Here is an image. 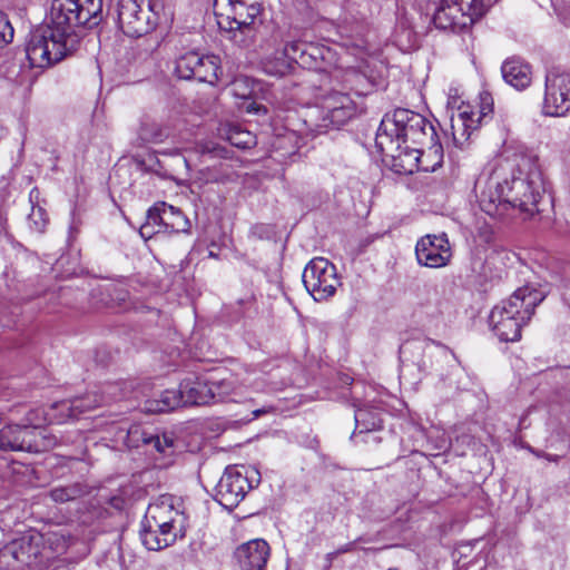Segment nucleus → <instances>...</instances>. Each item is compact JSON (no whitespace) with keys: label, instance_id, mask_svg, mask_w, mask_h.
I'll return each instance as SVG.
<instances>
[{"label":"nucleus","instance_id":"obj_1","mask_svg":"<svg viewBox=\"0 0 570 570\" xmlns=\"http://www.w3.org/2000/svg\"><path fill=\"white\" fill-rule=\"evenodd\" d=\"M102 0H51L46 22L29 35L27 58L33 68H46L73 53L83 29L99 24Z\"/></svg>","mask_w":570,"mask_h":570},{"label":"nucleus","instance_id":"obj_2","mask_svg":"<svg viewBox=\"0 0 570 570\" xmlns=\"http://www.w3.org/2000/svg\"><path fill=\"white\" fill-rule=\"evenodd\" d=\"M436 138L434 126L422 115L399 108L381 120L375 137L377 149L391 158V168L400 175L413 174L417 167L416 147Z\"/></svg>","mask_w":570,"mask_h":570},{"label":"nucleus","instance_id":"obj_3","mask_svg":"<svg viewBox=\"0 0 570 570\" xmlns=\"http://www.w3.org/2000/svg\"><path fill=\"white\" fill-rule=\"evenodd\" d=\"M164 9V0H118L119 28L128 37L146 36L157 27Z\"/></svg>","mask_w":570,"mask_h":570},{"label":"nucleus","instance_id":"obj_4","mask_svg":"<svg viewBox=\"0 0 570 570\" xmlns=\"http://www.w3.org/2000/svg\"><path fill=\"white\" fill-rule=\"evenodd\" d=\"M492 6V0H441L433 14L438 29L461 32L481 19Z\"/></svg>","mask_w":570,"mask_h":570},{"label":"nucleus","instance_id":"obj_5","mask_svg":"<svg viewBox=\"0 0 570 570\" xmlns=\"http://www.w3.org/2000/svg\"><path fill=\"white\" fill-rule=\"evenodd\" d=\"M43 539L39 533L24 534L0 549V569L20 570L24 567H42L49 557L45 556Z\"/></svg>","mask_w":570,"mask_h":570},{"label":"nucleus","instance_id":"obj_6","mask_svg":"<svg viewBox=\"0 0 570 570\" xmlns=\"http://www.w3.org/2000/svg\"><path fill=\"white\" fill-rule=\"evenodd\" d=\"M323 102L321 105L306 106L299 110L289 112L285 119V128L288 134L278 137L275 141L276 148H283L286 141L296 139L315 138L317 135L325 134L330 130V125Z\"/></svg>","mask_w":570,"mask_h":570},{"label":"nucleus","instance_id":"obj_7","mask_svg":"<svg viewBox=\"0 0 570 570\" xmlns=\"http://www.w3.org/2000/svg\"><path fill=\"white\" fill-rule=\"evenodd\" d=\"M259 481V472L256 470L249 476L245 466H227L215 488V500L232 511Z\"/></svg>","mask_w":570,"mask_h":570},{"label":"nucleus","instance_id":"obj_8","mask_svg":"<svg viewBox=\"0 0 570 570\" xmlns=\"http://www.w3.org/2000/svg\"><path fill=\"white\" fill-rule=\"evenodd\" d=\"M512 174L511 180H505L507 203L511 212L519 210L524 217H531L539 213L538 204L541 198V183L539 174L522 175Z\"/></svg>","mask_w":570,"mask_h":570},{"label":"nucleus","instance_id":"obj_9","mask_svg":"<svg viewBox=\"0 0 570 570\" xmlns=\"http://www.w3.org/2000/svg\"><path fill=\"white\" fill-rule=\"evenodd\" d=\"M302 281L316 302L332 297L341 285L335 265L323 257H315L306 265Z\"/></svg>","mask_w":570,"mask_h":570},{"label":"nucleus","instance_id":"obj_10","mask_svg":"<svg viewBox=\"0 0 570 570\" xmlns=\"http://www.w3.org/2000/svg\"><path fill=\"white\" fill-rule=\"evenodd\" d=\"M233 16L226 19L225 32L228 33V39L240 48H248L255 42L258 29L262 24L258 14L259 6H246L240 2L232 8Z\"/></svg>","mask_w":570,"mask_h":570},{"label":"nucleus","instance_id":"obj_11","mask_svg":"<svg viewBox=\"0 0 570 570\" xmlns=\"http://www.w3.org/2000/svg\"><path fill=\"white\" fill-rule=\"evenodd\" d=\"M570 111V73L559 67L547 71L542 112L559 117Z\"/></svg>","mask_w":570,"mask_h":570},{"label":"nucleus","instance_id":"obj_12","mask_svg":"<svg viewBox=\"0 0 570 570\" xmlns=\"http://www.w3.org/2000/svg\"><path fill=\"white\" fill-rule=\"evenodd\" d=\"M544 293L529 285L519 287L513 294L495 305L489 320H497V316L521 320H531L535 307L544 299Z\"/></svg>","mask_w":570,"mask_h":570},{"label":"nucleus","instance_id":"obj_13","mask_svg":"<svg viewBox=\"0 0 570 570\" xmlns=\"http://www.w3.org/2000/svg\"><path fill=\"white\" fill-rule=\"evenodd\" d=\"M39 436L41 430L31 424H10L0 430V451H27L40 450Z\"/></svg>","mask_w":570,"mask_h":570},{"label":"nucleus","instance_id":"obj_14","mask_svg":"<svg viewBox=\"0 0 570 570\" xmlns=\"http://www.w3.org/2000/svg\"><path fill=\"white\" fill-rule=\"evenodd\" d=\"M415 255L422 266L431 268L446 266L452 256L448 236L444 233L423 236L416 243Z\"/></svg>","mask_w":570,"mask_h":570},{"label":"nucleus","instance_id":"obj_15","mask_svg":"<svg viewBox=\"0 0 570 570\" xmlns=\"http://www.w3.org/2000/svg\"><path fill=\"white\" fill-rule=\"evenodd\" d=\"M220 386V384H209L191 374L181 380L178 391L184 406L208 405L214 397L222 395L220 392H216Z\"/></svg>","mask_w":570,"mask_h":570},{"label":"nucleus","instance_id":"obj_16","mask_svg":"<svg viewBox=\"0 0 570 570\" xmlns=\"http://www.w3.org/2000/svg\"><path fill=\"white\" fill-rule=\"evenodd\" d=\"M330 129H338L356 115V105L348 95L332 91L323 99Z\"/></svg>","mask_w":570,"mask_h":570},{"label":"nucleus","instance_id":"obj_17","mask_svg":"<svg viewBox=\"0 0 570 570\" xmlns=\"http://www.w3.org/2000/svg\"><path fill=\"white\" fill-rule=\"evenodd\" d=\"M145 517L168 525L177 534L184 535L186 518L183 512L175 509L171 497H161L158 501L149 504Z\"/></svg>","mask_w":570,"mask_h":570},{"label":"nucleus","instance_id":"obj_18","mask_svg":"<svg viewBox=\"0 0 570 570\" xmlns=\"http://www.w3.org/2000/svg\"><path fill=\"white\" fill-rule=\"evenodd\" d=\"M106 402L104 394H98L96 392L60 401L52 407V410L59 411V416H55V420L57 423H63L68 419H77L79 415L91 411Z\"/></svg>","mask_w":570,"mask_h":570},{"label":"nucleus","instance_id":"obj_19","mask_svg":"<svg viewBox=\"0 0 570 570\" xmlns=\"http://www.w3.org/2000/svg\"><path fill=\"white\" fill-rule=\"evenodd\" d=\"M127 444L131 448H138L140 444L151 445L164 456H171L176 451L175 440L166 433L159 435L149 432L141 425H131L127 431Z\"/></svg>","mask_w":570,"mask_h":570},{"label":"nucleus","instance_id":"obj_20","mask_svg":"<svg viewBox=\"0 0 570 570\" xmlns=\"http://www.w3.org/2000/svg\"><path fill=\"white\" fill-rule=\"evenodd\" d=\"M269 557V546L263 539L250 540L235 551L240 570H265Z\"/></svg>","mask_w":570,"mask_h":570},{"label":"nucleus","instance_id":"obj_21","mask_svg":"<svg viewBox=\"0 0 570 570\" xmlns=\"http://www.w3.org/2000/svg\"><path fill=\"white\" fill-rule=\"evenodd\" d=\"M507 199V185L504 180L503 183H497L494 189L483 190L479 197V205L487 215L502 218L511 214Z\"/></svg>","mask_w":570,"mask_h":570},{"label":"nucleus","instance_id":"obj_22","mask_svg":"<svg viewBox=\"0 0 570 570\" xmlns=\"http://www.w3.org/2000/svg\"><path fill=\"white\" fill-rule=\"evenodd\" d=\"M501 72L504 81L517 90H523L532 80L531 66L518 57L504 60Z\"/></svg>","mask_w":570,"mask_h":570},{"label":"nucleus","instance_id":"obj_23","mask_svg":"<svg viewBox=\"0 0 570 570\" xmlns=\"http://www.w3.org/2000/svg\"><path fill=\"white\" fill-rule=\"evenodd\" d=\"M355 431L352 439L383 426V412L373 405H363L355 411Z\"/></svg>","mask_w":570,"mask_h":570},{"label":"nucleus","instance_id":"obj_24","mask_svg":"<svg viewBox=\"0 0 570 570\" xmlns=\"http://www.w3.org/2000/svg\"><path fill=\"white\" fill-rule=\"evenodd\" d=\"M416 150L417 167L414 168V171H435L436 168L441 166L443 161V148L438 141V137L426 142L425 146L416 147Z\"/></svg>","mask_w":570,"mask_h":570},{"label":"nucleus","instance_id":"obj_25","mask_svg":"<svg viewBox=\"0 0 570 570\" xmlns=\"http://www.w3.org/2000/svg\"><path fill=\"white\" fill-rule=\"evenodd\" d=\"M530 320H521L520 317L509 318L497 316V320H489L493 332L502 342H515L521 338L522 326Z\"/></svg>","mask_w":570,"mask_h":570},{"label":"nucleus","instance_id":"obj_26","mask_svg":"<svg viewBox=\"0 0 570 570\" xmlns=\"http://www.w3.org/2000/svg\"><path fill=\"white\" fill-rule=\"evenodd\" d=\"M183 405L181 394L178 390H166L160 393L158 399L147 400L144 404V411L158 414L174 411Z\"/></svg>","mask_w":570,"mask_h":570},{"label":"nucleus","instance_id":"obj_27","mask_svg":"<svg viewBox=\"0 0 570 570\" xmlns=\"http://www.w3.org/2000/svg\"><path fill=\"white\" fill-rule=\"evenodd\" d=\"M202 61L198 62L196 80L215 85L223 77L220 58L216 55H200Z\"/></svg>","mask_w":570,"mask_h":570},{"label":"nucleus","instance_id":"obj_28","mask_svg":"<svg viewBox=\"0 0 570 570\" xmlns=\"http://www.w3.org/2000/svg\"><path fill=\"white\" fill-rule=\"evenodd\" d=\"M202 61L200 53L197 51H188L179 56L175 61V73L184 80L196 79L198 62Z\"/></svg>","mask_w":570,"mask_h":570},{"label":"nucleus","instance_id":"obj_29","mask_svg":"<svg viewBox=\"0 0 570 570\" xmlns=\"http://www.w3.org/2000/svg\"><path fill=\"white\" fill-rule=\"evenodd\" d=\"M165 216L166 233H184L188 232L190 223L183 212L171 205L163 203Z\"/></svg>","mask_w":570,"mask_h":570},{"label":"nucleus","instance_id":"obj_30","mask_svg":"<svg viewBox=\"0 0 570 570\" xmlns=\"http://www.w3.org/2000/svg\"><path fill=\"white\" fill-rule=\"evenodd\" d=\"M39 191L35 188L30 191V202L32 204L31 213L28 216L29 228L38 234H42L49 223L47 210L39 204H35L38 199Z\"/></svg>","mask_w":570,"mask_h":570},{"label":"nucleus","instance_id":"obj_31","mask_svg":"<svg viewBox=\"0 0 570 570\" xmlns=\"http://www.w3.org/2000/svg\"><path fill=\"white\" fill-rule=\"evenodd\" d=\"M88 487L76 482L66 487H57L50 490V498L57 503H66L79 499L88 493Z\"/></svg>","mask_w":570,"mask_h":570},{"label":"nucleus","instance_id":"obj_32","mask_svg":"<svg viewBox=\"0 0 570 570\" xmlns=\"http://www.w3.org/2000/svg\"><path fill=\"white\" fill-rule=\"evenodd\" d=\"M309 49L316 51L317 47H315L313 45H307L302 41H292V42L286 43L282 55L287 60L291 61L292 66L294 62L297 65H302V63H306V58L309 55Z\"/></svg>","mask_w":570,"mask_h":570},{"label":"nucleus","instance_id":"obj_33","mask_svg":"<svg viewBox=\"0 0 570 570\" xmlns=\"http://www.w3.org/2000/svg\"><path fill=\"white\" fill-rule=\"evenodd\" d=\"M168 136V129L158 124H144L139 130V138L149 144L164 142Z\"/></svg>","mask_w":570,"mask_h":570},{"label":"nucleus","instance_id":"obj_34","mask_svg":"<svg viewBox=\"0 0 570 570\" xmlns=\"http://www.w3.org/2000/svg\"><path fill=\"white\" fill-rule=\"evenodd\" d=\"M140 539L142 544L151 551H158L161 550L173 542L164 541V535H160L158 532L155 531V529H149L147 527H144V523L141 522V529H140Z\"/></svg>","mask_w":570,"mask_h":570},{"label":"nucleus","instance_id":"obj_35","mask_svg":"<svg viewBox=\"0 0 570 570\" xmlns=\"http://www.w3.org/2000/svg\"><path fill=\"white\" fill-rule=\"evenodd\" d=\"M264 71L268 75L283 77L291 72L293 66L291 61L287 60L282 53L279 57H275L274 59H268L264 62Z\"/></svg>","mask_w":570,"mask_h":570},{"label":"nucleus","instance_id":"obj_36","mask_svg":"<svg viewBox=\"0 0 570 570\" xmlns=\"http://www.w3.org/2000/svg\"><path fill=\"white\" fill-rule=\"evenodd\" d=\"M558 438L560 439L558 446H556V450L560 452L558 454L547 453L544 451L534 449L530 445H528L527 449L530 453H532L537 458H542V459L548 460L549 462L558 463L559 460L562 456H564L569 450V444L560 435H558Z\"/></svg>","mask_w":570,"mask_h":570},{"label":"nucleus","instance_id":"obj_37","mask_svg":"<svg viewBox=\"0 0 570 570\" xmlns=\"http://www.w3.org/2000/svg\"><path fill=\"white\" fill-rule=\"evenodd\" d=\"M146 222L157 228L160 233H166L163 203L156 204L147 210Z\"/></svg>","mask_w":570,"mask_h":570},{"label":"nucleus","instance_id":"obj_38","mask_svg":"<svg viewBox=\"0 0 570 570\" xmlns=\"http://www.w3.org/2000/svg\"><path fill=\"white\" fill-rule=\"evenodd\" d=\"M142 523H144V527H147L149 529H155L156 532H158L160 535H164V541H167V542H175L177 537L179 534H177L175 531H173L171 529L168 528V525H165V524H160V522H155L154 519H149V518H144L142 520Z\"/></svg>","mask_w":570,"mask_h":570},{"label":"nucleus","instance_id":"obj_39","mask_svg":"<svg viewBox=\"0 0 570 570\" xmlns=\"http://www.w3.org/2000/svg\"><path fill=\"white\" fill-rule=\"evenodd\" d=\"M13 39V28L9 20L0 13V47H3L11 42Z\"/></svg>","mask_w":570,"mask_h":570},{"label":"nucleus","instance_id":"obj_40","mask_svg":"<svg viewBox=\"0 0 570 570\" xmlns=\"http://www.w3.org/2000/svg\"><path fill=\"white\" fill-rule=\"evenodd\" d=\"M210 384H220L222 386L216 391L220 392L222 395L214 397L212 403L223 402L226 396L229 395L232 391V383L227 381L212 382Z\"/></svg>","mask_w":570,"mask_h":570},{"label":"nucleus","instance_id":"obj_41","mask_svg":"<svg viewBox=\"0 0 570 570\" xmlns=\"http://www.w3.org/2000/svg\"><path fill=\"white\" fill-rule=\"evenodd\" d=\"M250 235L257 237L259 239L268 238L271 234V228L265 224H256L250 228Z\"/></svg>","mask_w":570,"mask_h":570},{"label":"nucleus","instance_id":"obj_42","mask_svg":"<svg viewBox=\"0 0 570 570\" xmlns=\"http://www.w3.org/2000/svg\"><path fill=\"white\" fill-rule=\"evenodd\" d=\"M242 0H214L215 10H224L234 8L236 4H239Z\"/></svg>","mask_w":570,"mask_h":570},{"label":"nucleus","instance_id":"obj_43","mask_svg":"<svg viewBox=\"0 0 570 570\" xmlns=\"http://www.w3.org/2000/svg\"><path fill=\"white\" fill-rule=\"evenodd\" d=\"M139 233H140L141 237H144V238H151L153 236L160 234V232L157 230V228H155L150 224H148V222H145L140 226Z\"/></svg>","mask_w":570,"mask_h":570},{"label":"nucleus","instance_id":"obj_44","mask_svg":"<svg viewBox=\"0 0 570 570\" xmlns=\"http://www.w3.org/2000/svg\"><path fill=\"white\" fill-rule=\"evenodd\" d=\"M220 12L216 13L218 16V26L219 28L225 31V27L222 24L223 22L226 23V19L229 17V16H233L232 13V10L229 9H224V10H219Z\"/></svg>","mask_w":570,"mask_h":570},{"label":"nucleus","instance_id":"obj_45","mask_svg":"<svg viewBox=\"0 0 570 570\" xmlns=\"http://www.w3.org/2000/svg\"><path fill=\"white\" fill-rule=\"evenodd\" d=\"M246 110L248 112H256V114H258L261 111H263L264 114L267 112V109L264 106L258 105L254 101L247 105Z\"/></svg>","mask_w":570,"mask_h":570},{"label":"nucleus","instance_id":"obj_46","mask_svg":"<svg viewBox=\"0 0 570 570\" xmlns=\"http://www.w3.org/2000/svg\"><path fill=\"white\" fill-rule=\"evenodd\" d=\"M320 55V49L317 48L316 51L309 49V55L306 58V63H302L303 67H311L312 63L317 59V56Z\"/></svg>","mask_w":570,"mask_h":570},{"label":"nucleus","instance_id":"obj_47","mask_svg":"<svg viewBox=\"0 0 570 570\" xmlns=\"http://www.w3.org/2000/svg\"><path fill=\"white\" fill-rule=\"evenodd\" d=\"M494 254L499 255V256H503L502 258H505V259H509V256H510V253L508 250H505L504 248H498V247L492 248L489 257H491Z\"/></svg>","mask_w":570,"mask_h":570},{"label":"nucleus","instance_id":"obj_48","mask_svg":"<svg viewBox=\"0 0 570 570\" xmlns=\"http://www.w3.org/2000/svg\"><path fill=\"white\" fill-rule=\"evenodd\" d=\"M460 118L463 120V126H464L465 129L472 127L471 124H468V120L472 121V119L470 117H468V112L466 111L460 112Z\"/></svg>","mask_w":570,"mask_h":570},{"label":"nucleus","instance_id":"obj_49","mask_svg":"<svg viewBox=\"0 0 570 570\" xmlns=\"http://www.w3.org/2000/svg\"><path fill=\"white\" fill-rule=\"evenodd\" d=\"M126 296H127V292L121 289V291L119 292V295H118V297H117V298H118L119 301H125V299H126Z\"/></svg>","mask_w":570,"mask_h":570},{"label":"nucleus","instance_id":"obj_50","mask_svg":"<svg viewBox=\"0 0 570 570\" xmlns=\"http://www.w3.org/2000/svg\"><path fill=\"white\" fill-rule=\"evenodd\" d=\"M7 468V461L3 458H0V472L2 469Z\"/></svg>","mask_w":570,"mask_h":570},{"label":"nucleus","instance_id":"obj_51","mask_svg":"<svg viewBox=\"0 0 570 570\" xmlns=\"http://www.w3.org/2000/svg\"><path fill=\"white\" fill-rule=\"evenodd\" d=\"M208 257H212V258H218V253L214 252V250H209L208 253Z\"/></svg>","mask_w":570,"mask_h":570},{"label":"nucleus","instance_id":"obj_52","mask_svg":"<svg viewBox=\"0 0 570 570\" xmlns=\"http://www.w3.org/2000/svg\"><path fill=\"white\" fill-rule=\"evenodd\" d=\"M563 298H564V301L567 302V304H568V305H569V307H570V294L564 293V294H563Z\"/></svg>","mask_w":570,"mask_h":570},{"label":"nucleus","instance_id":"obj_53","mask_svg":"<svg viewBox=\"0 0 570 570\" xmlns=\"http://www.w3.org/2000/svg\"><path fill=\"white\" fill-rule=\"evenodd\" d=\"M262 413H264L263 410H256V411L253 412L255 417H258Z\"/></svg>","mask_w":570,"mask_h":570},{"label":"nucleus","instance_id":"obj_54","mask_svg":"<svg viewBox=\"0 0 570 570\" xmlns=\"http://www.w3.org/2000/svg\"><path fill=\"white\" fill-rule=\"evenodd\" d=\"M350 550H351V544L347 546L346 548L340 549V552H347Z\"/></svg>","mask_w":570,"mask_h":570},{"label":"nucleus","instance_id":"obj_55","mask_svg":"<svg viewBox=\"0 0 570 570\" xmlns=\"http://www.w3.org/2000/svg\"><path fill=\"white\" fill-rule=\"evenodd\" d=\"M230 140H232V144H234L236 146H240V144H242L240 141H234L233 138H230Z\"/></svg>","mask_w":570,"mask_h":570},{"label":"nucleus","instance_id":"obj_56","mask_svg":"<svg viewBox=\"0 0 570 570\" xmlns=\"http://www.w3.org/2000/svg\"><path fill=\"white\" fill-rule=\"evenodd\" d=\"M422 370H426L428 368V365L425 362H423V364L420 366Z\"/></svg>","mask_w":570,"mask_h":570},{"label":"nucleus","instance_id":"obj_57","mask_svg":"<svg viewBox=\"0 0 570 570\" xmlns=\"http://www.w3.org/2000/svg\"><path fill=\"white\" fill-rule=\"evenodd\" d=\"M297 148H298V146H296V147H295V149H294V150H292L289 154H295V153H296V150H297Z\"/></svg>","mask_w":570,"mask_h":570}]
</instances>
